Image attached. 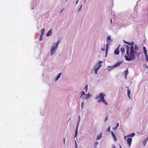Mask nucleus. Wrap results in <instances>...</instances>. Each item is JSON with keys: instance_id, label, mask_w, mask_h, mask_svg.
Segmentation results:
<instances>
[{"instance_id": "obj_1", "label": "nucleus", "mask_w": 148, "mask_h": 148, "mask_svg": "<svg viewBox=\"0 0 148 148\" xmlns=\"http://www.w3.org/2000/svg\"><path fill=\"white\" fill-rule=\"evenodd\" d=\"M127 45L130 46V47L127 45L125 44L124 46L126 49V53L127 55H125V58L126 60L127 61H132L135 60L136 58V54L139 55L137 52L134 51L133 42H128Z\"/></svg>"}, {"instance_id": "obj_2", "label": "nucleus", "mask_w": 148, "mask_h": 148, "mask_svg": "<svg viewBox=\"0 0 148 148\" xmlns=\"http://www.w3.org/2000/svg\"><path fill=\"white\" fill-rule=\"evenodd\" d=\"M60 42V40H58L56 43L53 44L52 45L51 48L50 50L51 56H52L55 53L58 48V45Z\"/></svg>"}, {"instance_id": "obj_3", "label": "nucleus", "mask_w": 148, "mask_h": 148, "mask_svg": "<svg viewBox=\"0 0 148 148\" xmlns=\"http://www.w3.org/2000/svg\"><path fill=\"white\" fill-rule=\"evenodd\" d=\"M101 66L102 65L101 64H97L95 65L94 69L95 74H97L98 70Z\"/></svg>"}, {"instance_id": "obj_4", "label": "nucleus", "mask_w": 148, "mask_h": 148, "mask_svg": "<svg viewBox=\"0 0 148 148\" xmlns=\"http://www.w3.org/2000/svg\"><path fill=\"white\" fill-rule=\"evenodd\" d=\"M112 40L111 38V36H108L106 39L107 44L106 45V48H108L110 42Z\"/></svg>"}, {"instance_id": "obj_5", "label": "nucleus", "mask_w": 148, "mask_h": 148, "mask_svg": "<svg viewBox=\"0 0 148 148\" xmlns=\"http://www.w3.org/2000/svg\"><path fill=\"white\" fill-rule=\"evenodd\" d=\"M39 2V0H33L32 2V4L33 5V7L32 8V9L33 10L34 7H35L37 4H38Z\"/></svg>"}, {"instance_id": "obj_6", "label": "nucleus", "mask_w": 148, "mask_h": 148, "mask_svg": "<svg viewBox=\"0 0 148 148\" xmlns=\"http://www.w3.org/2000/svg\"><path fill=\"white\" fill-rule=\"evenodd\" d=\"M105 95V94L102 93H100L98 95H97L95 97V99H97L98 98H100L101 99H103Z\"/></svg>"}, {"instance_id": "obj_7", "label": "nucleus", "mask_w": 148, "mask_h": 148, "mask_svg": "<svg viewBox=\"0 0 148 148\" xmlns=\"http://www.w3.org/2000/svg\"><path fill=\"white\" fill-rule=\"evenodd\" d=\"M120 46V45L116 48V49L114 50V54L118 55L119 54V48Z\"/></svg>"}, {"instance_id": "obj_8", "label": "nucleus", "mask_w": 148, "mask_h": 148, "mask_svg": "<svg viewBox=\"0 0 148 148\" xmlns=\"http://www.w3.org/2000/svg\"><path fill=\"white\" fill-rule=\"evenodd\" d=\"M132 138H128L127 140V143L129 146H130L132 143Z\"/></svg>"}, {"instance_id": "obj_9", "label": "nucleus", "mask_w": 148, "mask_h": 148, "mask_svg": "<svg viewBox=\"0 0 148 148\" xmlns=\"http://www.w3.org/2000/svg\"><path fill=\"white\" fill-rule=\"evenodd\" d=\"M52 33V29H51L49 30L48 31L47 33L46 34V36L48 37L51 35Z\"/></svg>"}, {"instance_id": "obj_10", "label": "nucleus", "mask_w": 148, "mask_h": 148, "mask_svg": "<svg viewBox=\"0 0 148 148\" xmlns=\"http://www.w3.org/2000/svg\"><path fill=\"white\" fill-rule=\"evenodd\" d=\"M102 137V132H101L99 134L97 135L96 140H98L101 139Z\"/></svg>"}, {"instance_id": "obj_11", "label": "nucleus", "mask_w": 148, "mask_h": 148, "mask_svg": "<svg viewBox=\"0 0 148 148\" xmlns=\"http://www.w3.org/2000/svg\"><path fill=\"white\" fill-rule=\"evenodd\" d=\"M110 132L111 133L112 136L113 137V139H114V141H116L117 140V139L116 138V136L114 134V133L112 131H111Z\"/></svg>"}, {"instance_id": "obj_12", "label": "nucleus", "mask_w": 148, "mask_h": 148, "mask_svg": "<svg viewBox=\"0 0 148 148\" xmlns=\"http://www.w3.org/2000/svg\"><path fill=\"white\" fill-rule=\"evenodd\" d=\"M122 63V61L118 62L114 65V66L115 68L119 66Z\"/></svg>"}, {"instance_id": "obj_13", "label": "nucleus", "mask_w": 148, "mask_h": 148, "mask_svg": "<svg viewBox=\"0 0 148 148\" xmlns=\"http://www.w3.org/2000/svg\"><path fill=\"white\" fill-rule=\"evenodd\" d=\"M134 51L137 52V51H138L139 50V47L136 44H135L134 45Z\"/></svg>"}, {"instance_id": "obj_14", "label": "nucleus", "mask_w": 148, "mask_h": 148, "mask_svg": "<svg viewBox=\"0 0 148 148\" xmlns=\"http://www.w3.org/2000/svg\"><path fill=\"white\" fill-rule=\"evenodd\" d=\"M62 73H59L58 74V75H57V77H56V78L55 79V81H56L59 79V78L62 75Z\"/></svg>"}, {"instance_id": "obj_15", "label": "nucleus", "mask_w": 148, "mask_h": 148, "mask_svg": "<svg viewBox=\"0 0 148 148\" xmlns=\"http://www.w3.org/2000/svg\"><path fill=\"white\" fill-rule=\"evenodd\" d=\"M78 127H76L75 129V134L74 135V138H76L77 137V134H78Z\"/></svg>"}, {"instance_id": "obj_16", "label": "nucleus", "mask_w": 148, "mask_h": 148, "mask_svg": "<svg viewBox=\"0 0 148 148\" xmlns=\"http://www.w3.org/2000/svg\"><path fill=\"white\" fill-rule=\"evenodd\" d=\"M108 67L109 68V69L108 70V71H111L115 68L114 67V65L112 66H108Z\"/></svg>"}, {"instance_id": "obj_17", "label": "nucleus", "mask_w": 148, "mask_h": 148, "mask_svg": "<svg viewBox=\"0 0 148 148\" xmlns=\"http://www.w3.org/2000/svg\"><path fill=\"white\" fill-rule=\"evenodd\" d=\"M143 53L145 55L147 54V51L146 49V47L145 46H143Z\"/></svg>"}, {"instance_id": "obj_18", "label": "nucleus", "mask_w": 148, "mask_h": 148, "mask_svg": "<svg viewBox=\"0 0 148 148\" xmlns=\"http://www.w3.org/2000/svg\"><path fill=\"white\" fill-rule=\"evenodd\" d=\"M135 135V133L133 132L131 134H130L127 135V136L129 137H134Z\"/></svg>"}, {"instance_id": "obj_19", "label": "nucleus", "mask_w": 148, "mask_h": 148, "mask_svg": "<svg viewBox=\"0 0 148 148\" xmlns=\"http://www.w3.org/2000/svg\"><path fill=\"white\" fill-rule=\"evenodd\" d=\"M80 116H79L78 117V121L77 122L76 127H78L79 125V122L80 121Z\"/></svg>"}, {"instance_id": "obj_20", "label": "nucleus", "mask_w": 148, "mask_h": 148, "mask_svg": "<svg viewBox=\"0 0 148 148\" xmlns=\"http://www.w3.org/2000/svg\"><path fill=\"white\" fill-rule=\"evenodd\" d=\"M124 75L126 77L128 73V71L127 69V70H125L124 72Z\"/></svg>"}, {"instance_id": "obj_21", "label": "nucleus", "mask_w": 148, "mask_h": 148, "mask_svg": "<svg viewBox=\"0 0 148 148\" xmlns=\"http://www.w3.org/2000/svg\"><path fill=\"white\" fill-rule=\"evenodd\" d=\"M86 96V99H88L90 98L91 97L92 95L90 94L89 93L88 94H86L85 95Z\"/></svg>"}, {"instance_id": "obj_22", "label": "nucleus", "mask_w": 148, "mask_h": 148, "mask_svg": "<svg viewBox=\"0 0 148 148\" xmlns=\"http://www.w3.org/2000/svg\"><path fill=\"white\" fill-rule=\"evenodd\" d=\"M120 51L122 53H124L125 52V49L123 47H121L120 49Z\"/></svg>"}, {"instance_id": "obj_23", "label": "nucleus", "mask_w": 148, "mask_h": 148, "mask_svg": "<svg viewBox=\"0 0 148 148\" xmlns=\"http://www.w3.org/2000/svg\"><path fill=\"white\" fill-rule=\"evenodd\" d=\"M101 101L104 103L105 105H108V103L107 102L104 98L102 99Z\"/></svg>"}, {"instance_id": "obj_24", "label": "nucleus", "mask_w": 148, "mask_h": 148, "mask_svg": "<svg viewBox=\"0 0 148 148\" xmlns=\"http://www.w3.org/2000/svg\"><path fill=\"white\" fill-rule=\"evenodd\" d=\"M148 140V137L146 138L143 141V144H144V145H145L146 144Z\"/></svg>"}, {"instance_id": "obj_25", "label": "nucleus", "mask_w": 148, "mask_h": 148, "mask_svg": "<svg viewBox=\"0 0 148 148\" xmlns=\"http://www.w3.org/2000/svg\"><path fill=\"white\" fill-rule=\"evenodd\" d=\"M45 29L44 28H43L41 30V35H43L45 34Z\"/></svg>"}, {"instance_id": "obj_26", "label": "nucleus", "mask_w": 148, "mask_h": 148, "mask_svg": "<svg viewBox=\"0 0 148 148\" xmlns=\"http://www.w3.org/2000/svg\"><path fill=\"white\" fill-rule=\"evenodd\" d=\"M80 94L81 95L80 97H82V96L83 95H86V93H85L84 91L82 90L80 93Z\"/></svg>"}, {"instance_id": "obj_27", "label": "nucleus", "mask_w": 148, "mask_h": 148, "mask_svg": "<svg viewBox=\"0 0 148 148\" xmlns=\"http://www.w3.org/2000/svg\"><path fill=\"white\" fill-rule=\"evenodd\" d=\"M80 98L82 100H86V96L85 95H83L82 97H80Z\"/></svg>"}, {"instance_id": "obj_28", "label": "nucleus", "mask_w": 148, "mask_h": 148, "mask_svg": "<svg viewBox=\"0 0 148 148\" xmlns=\"http://www.w3.org/2000/svg\"><path fill=\"white\" fill-rule=\"evenodd\" d=\"M88 85L87 84L85 87L84 88V90L86 92L88 90Z\"/></svg>"}, {"instance_id": "obj_29", "label": "nucleus", "mask_w": 148, "mask_h": 148, "mask_svg": "<svg viewBox=\"0 0 148 148\" xmlns=\"http://www.w3.org/2000/svg\"><path fill=\"white\" fill-rule=\"evenodd\" d=\"M108 48H106L105 57H106L107 56V53L108 52Z\"/></svg>"}, {"instance_id": "obj_30", "label": "nucleus", "mask_w": 148, "mask_h": 148, "mask_svg": "<svg viewBox=\"0 0 148 148\" xmlns=\"http://www.w3.org/2000/svg\"><path fill=\"white\" fill-rule=\"evenodd\" d=\"M119 123H117L116 127L113 128V129H116L117 128V127L119 126Z\"/></svg>"}, {"instance_id": "obj_31", "label": "nucleus", "mask_w": 148, "mask_h": 148, "mask_svg": "<svg viewBox=\"0 0 148 148\" xmlns=\"http://www.w3.org/2000/svg\"><path fill=\"white\" fill-rule=\"evenodd\" d=\"M99 143L98 142L96 141L94 142V145L95 146V147H96V146Z\"/></svg>"}, {"instance_id": "obj_32", "label": "nucleus", "mask_w": 148, "mask_h": 148, "mask_svg": "<svg viewBox=\"0 0 148 148\" xmlns=\"http://www.w3.org/2000/svg\"><path fill=\"white\" fill-rule=\"evenodd\" d=\"M131 93V91L130 90L128 89L127 90V95H130Z\"/></svg>"}, {"instance_id": "obj_33", "label": "nucleus", "mask_w": 148, "mask_h": 148, "mask_svg": "<svg viewBox=\"0 0 148 148\" xmlns=\"http://www.w3.org/2000/svg\"><path fill=\"white\" fill-rule=\"evenodd\" d=\"M146 61L148 62V55L147 54L145 55Z\"/></svg>"}, {"instance_id": "obj_34", "label": "nucleus", "mask_w": 148, "mask_h": 148, "mask_svg": "<svg viewBox=\"0 0 148 148\" xmlns=\"http://www.w3.org/2000/svg\"><path fill=\"white\" fill-rule=\"evenodd\" d=\"M98 99L97 100V101L98 102H100L102 101V99H100V98H98Z\"/></svg>"}, {"instance_id": "obj_35", "label": "nucleus", "mask_w": 148, "mask_h": 148, "mask_svg": "<svg viewBox=\"0 0 148 148\" xmlns=\"http://www.w3.org/2000/svg\"><path fill=\"white\" fill-rule=\"evenodd\" d=\"M42 35H40V37L39 39V40L40 41L42 39Z\"/></svg>"}, {"instance_id": "obj_36", "label": "nucleus", "mask_w": 148, "mask_h": 148, "mask_svg": "<svg viewBox=\"0 0 148 148\" xmlns=\"http://www.w3.org/2000/svg\"><path fill=\"white\" fill-rule=\"evenodd\" d=\"M108 119V117L107 116H106L105 118V119L104 120V122H106L107 121Z\"/></svg>"}, {"instance_id": "obj_37", "label": "nucleus", "mask_w": 148, "mask_h": 148, "mask_svg": "<svg viewBox=\"0 0 148 148\" xmlns=\"http://www.w3.org/2000/svg\"><path fill=\"white\" fill-rule=\"evenodd\" d=\"M82 6V4H81L79 8L78 9V11H79L81 10Z\"/></svg>"}, {"instance_id": "obj_38", "label": "nucleus", "mask_w": 148, "mask_h": 148, "mask_svg": "<svg viewBox=\"0 0 148 148\" xmlns=\"http://www.w3.org/2000/svg\"><path fill=\"white\" fill-rule=\"evenodd\" d=\"M84 102L83 101V102L81 103V107H82V108H83L84 105Z\"/></svg>"}, {"instance_id": "obj_39", "label": "nucleus", "mask_w": 148, "mask_h": 148, "mask_svg": "<svg viewBox=\"0 0 148 148\" xmlns=\"http://www.w3.org/2000/svg\"><path fill=\"white\" fill-rule=\"evenodd\" d=\"M75 148H77V142L75 140Z\"/></svg>"}, {"instance_id": "obj_40", "label": "nucleus", "mask_w": 148, "mask_h": 148, "mask_svg": "<svg viewBox=\"0 0 148 148\" xmlns=\"http://www.w3.org/2000/svg\"><path fill=\"white\" fill-rule=\"evenodd\" d=\"M40 113H41V114L42 115V116H43L44 115V114H45V112L42 111V112H40Z\"/></svg>"}, {"instance_id": "obj_41", "label": "nucleus", "mask_w": 148, "mask_h": 148, "mask_svg": "<svg viewBox=\"0 0 148 148\" xmlns=\"http://www.w3.org/2000/svg\"><path fill=\"white\" fill-rule=\"evenodd\" d=\"M110 127H108V128L107 130H106V131H110Z\"/></svg>"}, {"instance_id": "obj_42", "label": "nucleus", "mask_w": 148, "mask_h": 148, "mask_svg": "<svg viewBox=\"0 0 148 148\" xmlns=\"http://www.w3.org/2000/svg\"><path fill=\"white\" fill-rule=\"evenodd\" d=\"M123 43H125V44H127V43H128V42L127 41H126L125 40H123Z\"/></svg>"}, {"instance_id": "obj_43", "label": "nucleus", "mask_w": 148, "mask_h": 148, "mask_svg": "<svg viewBox=\"0 0 148 148\" xmlns=\"http://www.w3.org/2000/svg\"><path fill=\"white\" fill-rule=\"evenodd\" d=\"M110 23H111V24H112V25H113V23H112V19H111L110 20Z\"/></svg>"}, {"instance_id": "obj_44", "label": "nucleus", "mask_w": 148, "mask_h": 148, "mask_svg": "<svg viewBox=\"0 0 148 148\" xmlns=\"http://www.w3.org/2000/svg\"><path fill=\"white\" fill-rule=\"evenodd\" d=\"M103 62L102 61H99L98 62L99 64H101Z\"/></svg>"}, {"instance_id": "obj_45", "label": "nucleus", "mask_w": 148, "mask_h": 148, "mask_svg": "<svg viewBox=\"0 0 148 148\" xmlns=\"http://www.w3.org/2000/svg\"><path fill=\"white\" fill-rule=\"evenodd\" d=\"M63 143L64 144V145L65 144V139L64 138Z\"/></svg>"}, {"instance_id": "obj_46", "label": "nucleus", "mask_w": 148, "mask_h": 148, "mask_svg": "<svg viewBox=\"0 0 148 148\" xmlns=\"http://www.w3.org/2000/svg\"><path fill=\"white\" fill-rule=\"evenodd\" d=\"M112 148H116L114 145H112Z\"/></svg>"}, {"instance_id": "obj_47", "label": "nucleus", "mask_w": 148, "mask_h": 148, "mask_svg": "<svg viewBox=\"0 0 148 148\" xmlns=\"http://www.w3.org/2000/svg\"><path fill=\"white\" fill-rule=\"evenodd\" d=\"M101 49L103 51H104L105 50V47H104L103 48H101Z\"/></svg>"}, {"instance_id": "obj_48", "label": "nucleus", "mask_w": 148, "mask_h": 148, "mask_svg": "<svg viewBox=\"0 0 148 148\" xmlns=\"http://www.w3.org/2000/svg\"><path fill=\"white\" fill-rule=\"evenodd\" d=\"M128 97H129L130 99H131V97L130 96V95H127Z\"/></svg>"}, {"instance_id": "obj_49", "label": "nucleus", "mask_w": 148, "mask_h": 148, "mask_svg": "<svg viewBox=\"0 0 148 148\" xmlns=\"http://www.w3.org/2000/svg\"><path fill=\"white\" fill-rule=\"evenodd\" d=\"M79 0H77V1L76 2V4H77L78 3V2Z\"/></svg>"}, {"instance_id": "obj_50", "label": "nucleus", "mask_w": 148, "mask_h": 148, "mask_svg": "<svg viewBox=\"0 0 148 148\" xmlns=\"http://www.w3.org/2000/svg\"><path fill=\"white\" fill-rule=\"evenodd\" d=\"M127 137H128V136H125V137H124L125 139H126V138Z\"/></svg>"}, {"instance_id": "obj_51", "label": "nucleus", "mask_w": 148, "mask_h": 148, "mask_svg": "<svg viewBox=\"0 0 148 148\" xmlns=\"http://www.w3.org/2000/svg\"><path fill=\"white\" fill-rule=\"evenodd\" d=\"M86 0H84V3H86Z\"/></svg>"}, {"instance_id": "obj_52", "label": "nucleus", "mask_w": 148, "mask_h": 148, "mask_svg": "<svg viewBox=\"0 0 148 148\" xmlns=\"http://www.w3.org/2000/svg\"><path fill=\"white\" fill-rule=\"evenodd\" d=\"M120 148H122L120 145H119Z\"/></svg>"}, {"instance_id": "obj_53", "label": "nucleus", "mask_w": 148, "mask_h": 148, "mask_svg": "<svg viewBox=\"0 0 148 148\" xmlns=\"http://www.w3.org/2000/svg\"><path fill=\"white\" fill-rule=\"evenodd\" d=\"M44 64H42V63L41 64V65H42V66H44Z\"/></svg>"}, {"instance_id": "obj_54", "label": "nucleus", "mask_w": 148, "mask_h": 148, "mask_svg": "<svg viewBox=\"0 0 148 148\" xmlns=\"http://www.w3.org/2000/svg\"><path fill=\"white\" fill-rule=\"evenodd\" d=\"M63 9H62V10H61L60 12V13H61L62 12V10H63Z\"/></svg>"}, {"instance_id": "obj_55", "label": "nucleus", "mask_w": 148, "mask_h": 148, "mask_svg": "<svg viewBox=\"0 0 148 148\" xmlns=\"http://www.w3.org/2000/svg\"><path fill=\"white\" fill-rule=\"evenodd\" d=\"M146 67L147 68V69H148V68L147 66V65H146Z\"/></svg>"}, {"instance_id": "obj_56", "label": "nucleus", "mask_w": 148, "mask_h": 148, "mask_svg": "<svg viewBox=\"0 0 148 148\" xmlns=\"http://www.w3.org/2000/svg\"><path fill=\"white\" fill-rule=\"evenodd\" d=\"M125 78L126 79V77L125 76Z\"/></svg>"}, {"instance_id": "obj_57", "label": "nucleus", "mask_w": 148, "mask_h": 148, "mask_svg": "<svg viewBox=\"0 0 148 148\" xmlns=\"http://www.w3.org/2000/svg\"><path fill=\"white\" fill-rule=\"evenodd\" d=\"M126 87L128 88V87Z\"/></svg>"}, {"instance_id": "obj_58", "label": "nucleus", "mask_w": 148, "mask_h": 148, "mask_svg": "<svg viewBox=\"0 0 148 148\" xmlns=\"http://www.w3.org/2000/svg\"><path fill=\"white\" fill-rule=\"evenodd\" d=\"M96 148V147H95V148Z\"/></svg>"}, {"instance_id": "obj_59", "label": "nucleus", "mask_w": 148, "mask_h": 148, "mask_svg": "<svg viewBox=\"0 0 148 148\" xmlns=\"http://www.w3.org/2000/svg\"><path fill=\"white\" fill-rule=\"evenodd\" d=\"M66 0H65V1H66Z\"/></svg>"}]
</instances>
